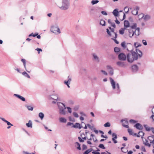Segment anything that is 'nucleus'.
Listing matches in <instances>:
<instances>
[{
  "instance_id": "nucleus-10",
  "label": "nucleus",
  "mask_w": 154,
  "mask_h": 154,
  "mask_svg": "<svg viewBox=\"0 0 154 154\" xmlns=\"http://www.w3.org/2000/svg\"><path fill=\"white\" fill-rule=\"evenodd\" d=\"M107 69L111 75L113 74V68L110 66H106Z\"/></svg>"
},
{
  "instance_id": "nucleus-52",
  "label": "nucleus",
  "mask_w": 154,
  "mask_h": 154,
  "mask_svg": "<svg viewBox=\"0 0 154 154\" xmlns=\"http://www.w3.org/2000/svg\"><path fill=\"white\" fill-rule=\"evenodd\" d=\"M35 50L37 51H38V54L39 53L40 51H42V50L41 49L38 48L35 49Z\"/></svg>"
},
{
  "instance_id": "nucleus-40",
  "label": "nucleus",
  "mask_w": 154,
  "mask_h": 154,
  "mask_svg": "<svg viewBox=\"0 0 154 154\" xmlns=\"http://www.w3.org/2000/svg\"><path fill=\"white\" fill-rule=\"evenodd\" d=\"M66 109H67L68 112L69 113H72V109L70 107H66Z\"/></svg>"
},
{
  "instance_id": "nucleus-20",
  "label": "nucleus",
  "mask_w": 154,
  "mask_h": 154,
  "mask_svg": "<svg viewBox=\"0 0 154 154\" xmlns=\"http://www.w3.org/2000/svg\"><path fill=\"white\" fill-rule=\"evenodd\" d=\"M134 127H135L137 129L139 130H141L143 129V127L142 125H141L139 123H137L134 126Z\"/></svg>"
},
{
  "instance_id": "nucleus-42",
  "label": "nucleus",
  "mask_w": 154,
  "mask_h": 154,
  "mask_svg": "<svg viewBox=\"0 0 154 154\" xmlns=\"http://www.w3.org/2000/svg\"><path fill=\"white\" fill-rule=\"evenodd\" d=\"M75 144H77L78 146L77 148V149L79 150H80L81 149V148L80 147V144L78 142H76L75 143Z\"/></svg>"
},
{
  "instance_id": "nucleus-30",
  "label": "nucleus",
  "mask_w": 154,
  "mask_h": 154,
  "mask_svg": "<svg viewBox=\"0 0 154 154\" xmlns=\"http://www.w3.org/2000/svg\"><path fill=\"white\" fill-rule=\"evenodd\" d=\"M38 116L41 120H42L44 117V115L43 113L41 112L38 114Z\"/></svg>"
},
{
  "instance_id": "nucleus-57",
  "label": "nucleus",
  "mask_w": 154,
  "mask_h": 154,
  "mask_svg": "<svg viewBox=\"0 0 154 154\" xmlns=\"http://www.w3.org/2000/svg\"><path fill=\"white\" fill-rule=\"evenodd\" d=\"M69 120L70 121H74V119L73 118H72V117L69 116Z\"/></svg>"
},
{
  "instance_id": "nucleus-55",
  "label": "nucleus",
  "mask_w": 154,
  "mask_h": 154,
  "mask_svg": "<svg viewBox=\"0 0 154 154\" xmlns=\"http://www.w3.org/2000/svg\"><path fill=\"white\" fill-rule=\"evenodd\" d=\"M141 150L143 152H145L146 151L145 148L144 147V146H142L141 147Z\"/></svg>"
},
{
  "instance_id": "nucleus-60",
  "label": "nucleus",
  "mask_w": 154,
  "mask_h": 154,
  "mask_svg": "<svg viewBox=\"0 0 154 154\" xmlns=\"http://www.w3.org/2000/svg\"><path fill=\"white\" fill-rule=\"evenodd\" d=\"M83 135H85L84 134H83L81 135V137H82V139H83V140H86L87 138V137H85V136L84 137H83L82 136Z\"/></svg>"
},
{
  "instance_id": "nucleus-7",
  "label": "nucleus",
  "mask_w": 154,
  "mask_h": 154,
  "mask_svg": "<svg viewBox=\"0 0 154 154\" xmlns=\"http://www.w3.org/2000/svg\"><path fill=\"white\" fill-rule=\"evenodd\" d=\"M51 31L53 33L59 34L60 33V29L57 27L52 26L51 29Z\"/></svg>"
},
{
  "instance_id": "nucleus-4",
  "label": "nucleus",
  "mask_w": 154,
  "mask_h": 154,
  "mask_svg": "<svg viewBox=\"0 0 154 154\" xmlns=\"http://www.w3.org/2000/svg\"><path fill=\"white\" fill-rule=\"evenodd\" d=\"M69 0H62V5L59 8L61 10H66L69 8Z\"/></svg>"
},
{
  "instance_id": "nucleus-27",
  "label": "nucleus",
  "mask_w": 154,
  "mask_h": 154,
  "mask_svg": "<svg viewBox=\"0 0 154 154\" xmlns=\"http://www.w3.org/2000/svg\"><path fill=\"white\" fill-rule=\"evenodd\" d=\"M112 14L115 17H117L118 15L119 12L117 9H115L113 11Z\"/></svg>"
},
{
  "instance_id": "nucleus-62",
  "label": "nucleus",
  "mask_w": 154,
  "mask_h": 154,
  "mask_svg": "<svg viewBox=\"0 0 154 154\" xmlns=\"http://www.w3.org/2000/svg\"><path fill=\"white\" fill-rule=\"evenodd\" d=\"M116 18V20H115V22H116V23L117 24H120V22H119V20H117V18Z\"/></svg>"
},
{
  "instance_id": "nucleus-11",
  "label": "nucleus",
  "mask_w": 154,
  "mask_h": 154,
  "mask_svg": "<svg viewBox=\"0 0 154 154\" xmlns=\"http://www.w3.org/2000/svg\"><path fill=\"white\" fill-rule=\"evenodd\" d=\"M49 100H57L58 99V96L57 94L50 95L48 97Z\"/></svg>"
},
{
  "instance_id": "nucleus-43",
  "label": "nucleus",
  "mask_w": 154,
  "mask_h": 154,
  "mask_svg": "<svg viewBox=\"0 0 154 154\" xmlns=\"http://www.w3.org/2000/svg\"><path fill=\"white\" fill-rule=\"evenodd\" d=\"M38 33H36L34 34H33V33H32L29 35V37L32 36L33 37H35L37 35H38Z\"/></svg>"
},
{
  "instance_id": "nucleus-48",
  "label": "nucleus",
  "mask_w": 154,
  "mask_h": 154,
  "mask_svg": "<svg viewBox=\"0 0 154 154\" xmlns=\"http://www.w3.org/2000/svg\"><path fill=\"white\" fill-rule=\"evenodd\" d=\"M128 132L130 135H132L133 134V131L131 129H128Z\"/></svg>"
},
{
  "instance_id": "nucleus-5",
  "label": "nucleus",
  "mask_w": 154,
  "mask_h": 154,
  "mask_svg": "<svg viewBox=\"0 0 154 154\" xmlns=\"http://www.w3.org/2000/svg\"><path fill=\"white\" fill-rule=\"evenodd\" d=\"M109 79L112 89H116V88L117 89V93L118 94L120 92V87L119 84L118 83H117L116 84L115 82L114 81V80L111 78L110 77L109 78Z\"/></svg>"
},
{
  "instance_id": "nucleus-46",
  "label": "nucleus",
  "mask_w": 154,
  "mask_h": 154,
  "mask_svg": "<svg viewBox=\"0 0 154 154\" xmlns=\"http://www.w3.org/2000/svg\"><path fill=\"white\" fill-rule=\"evenodd\" d=\"M99 147L100 148H102L103 149H105L106 148L105 147H104V145L102 144H100L99 146Z\"/></svg>"
},
{
  "instance_id": "nucleus-36",
  "label": "nucleus",
  "mask_w": 154,
  "mask_h": 154,
  "mask_svg": "<svg viewBox=\"0 0 154 154\" xmlns=\"http://www.w3.org/2000/svg\"><path fill=\"white\" fill-rule=\"evenodd\" d=\"M144 127L147 131H149L151 130V128L148 126L147 125H144Z\"/></svg>"
},
{
  "instance_id": "nucleus-21",
  "label": "nucleus",
  "mask_w": 154,
  "mask_h": 154,
  "mask_svg": "<svg viewBox=\"0 0 154 154\" xmlns=\"http://www.w3.org/2000/svg\"><path fill=\"white\" fill-rule=\"evenodd\" d=\"M72 127L80 129L82 128V126H81L79 123H76L75 125H73Z\"/></svg>"
},
{
  "instance_id": "nucleus-54",
  "label": "nucleus",
  "mask_w": 154,
  "mask_h": 154,
  "mask_svg": "<svg viewBox=\"0 0 154 154\" xmlns=\"http://www.w3.org/2000/svg\"><path fill=\"white\" fill-rule=\"evenodd\" d=\"M130 122L131 123H135L137 122L136 121H135L133 119H131L130 120Z\"/></svg>"
},
{
  "instance_id": "nucleus-56",
  "label": "nucleus",
  "mask_w": 154,
  "mask_h": 154,
  "mask_svg": "<svg viewBox=\"0 0 154 154\" xmlns=\"http://www.w3.org/2000/svg\"><path fill=\"white\" fill-rule=\"evenodd\" d=\"M101 13L103 15H107V13L106 11H103L101 12Z\"/></svg>"
},
{
  "instance_id": "nucleus-22",
  "label": "nucleus",
  "mask_w": 154,
  "mask_h": 154,
  "mask_svg": "<svg viewBox=\"0 0 154 154\" xmlns=\"http://www.w3.org/2000/svg\"><path fill=\"white\" fill-rule=\"evenodd\" d=\"M124 28H128L130 26L129 22L128 20H125L124 21Z\"/></svg>"
},
{
  "instance_id": "nucleus-1",
  "label": "nucleus",
  "mask_w": 154,
  "mask_h": 154,
  "mask_svg": "<svg viewBox=\"0 0 154 154\" xmlns=\"http://www.w3.org/2000/svg\"><path fill=\"white\" fill-rule=\"evenodd\" d=\"M142 55V53L141 51L136 49L135 51H132L131 54H128L127 55L128 61L130 63H132L134 60H137L138 57L140 58Z\"/></svg>"
},
{
  "instance_id": "nucleus-15",
  "label": "nucleus",
  "mask_w": 154,
  "mask_h": 154,
  "mask_svg": "<svg viewBox=\"0 0 154 154\" xmlns=\"http://www.w3.org/2000/svg\"><path fill=\"white\" fill-rule=\"evenodd\" d=\"M112 139L113 142L114 143H117V141L116 140H115L117 138V134L115 133H113L112 134Z\"/></svg>"
},
{
  "instance_id": "nucleus-35",
  "label": "nucleus",
  "mask_w": 154,
  "mask_h": 154,
  "mask_svg": "<svg viewBox=\"0 0 154 154\" xmlns=\"http://www.w3.org/2000/svg\"><path fill=\"white\" fill-rule=\"evenodd\" d=\"M93 150L92 149H89L86 150L84 153V154H88Z\"/></svg>"
},
{
  "instance_id": "nucleus-14",
  "label": "nucleus",
  "mask_w": 154,
  "mask_h": 154,
  "mask_svg": "<svg viewBox=\"0 0 154 154\" xmlns=\"http://www.w3.org/2000/svg\"><path fill=\"white\" fill-rule=\"evenodd\" d=\"M92 56L93 58V59L97 62H98L100 61V60L99 57L95 53H93L92 54Z\"/></svg>"
},
{
  "instance_id": "nucleus-53",
  "label": "nucleus",
  "mask_w": 154,
  "mask_h": 154,
  "mask_svg": "<svg viewBox=\"0 0 154 154\" xmlns=\"http://www.w3.org/2000/svg\"><path fill=\"white\" fill-rule=\"evenodd\" d=\"M80 115H81V116H86V115L82 112H80Z\"/></svg>"
},
{
  "instance_id": "nucleus-29",
  "label": "nucleus",
  "mask_w": 154,
  "mask_h": 154,
  "mask_svg": "<svg viewBox=\"0 0 154 154\" xmlns=\"http://www.w3.org/2000/svg\"><path fill=\"white\" fill-rule=\"evenodd\" d=\"M129 35L130 37H132L134 35V32L133 31L131 30H129Z\"/></svg>"
},
{
  "instance_id": "nucleus-17",
  "label": "nucleus",
  "mask_w": 154,
  "mask_h": 154,
  "mask_svg": "<svg viewBox=\"0 0 154 154\" xmlns=\"http://www.w3.org/2000/svg\"><path fill=\"white\" fill-rule=\"evenodd\" d=\"M139 9V8L138 7H137L136 8L133 9L132 11V13L134 15H136L137 14L138 11Z\"/></svg>"
},
{
  "instance_id": "nucleus-58",
  "label": "nucleus",
  "mask_w": 154,
  "mask_h": 154,
  "mask_svg": "<svg viewBox=\"0 0 154 154\" xmlns=\"http://www.w3.org/2000/svg\"><path fill=\"white\" fill-rule=\"evenodd\" d=\"M101 72L103 73L105 75H107V73L104 70H101Z\"/></svg>"
},
{
  "instance_id": "nucleus-61",
  "label": "nucleus",
  "mask_w": 154,
  "mask_h": 154,
  "mask_svg": "<svg viewBox=\"0 0 154 154\" xmlns=\"http://www.w3.org/2000/svg\"><path fill=\"white\" fill-rule=\"evenodd\" d=\"M121 150L123 152L125 153L126 152L125 151V150H125V149L124 147H121Z\"/></svg>"
},
{
  "instance_id": "nucleus-34",
  "label": "nucleus",
  "mask_w": 154,
  "mask_h": 154,
  "mask_svg": "<svg viewBox=\"0 0 154 154\" xmlns=\"http://www.w3.org/2000/svg\"><path fill=\"white\" fill-rule=\"evenodd\" d=\"M114 50L115 52L118 53L120 51V49L118 47H116L114 48Z\"/></svg>"
},
{
  "instance_id": "nucleus-12",
  "label": "nucleus",
  "mask_w": 154,
  "mask_h": 154,
  "mask_svg": "<svg viewBox=\"0 0 154 154\" xmlns=\"http://www.w3.org/2000/svg\"><path fill=\"white\" fill-rule=\"evenodd\" d=\"M121 122H122V125L124 127L127 128H129V126L127 125L128 124V122L127 119H124L123 120H121Z\"/></svg>"
},
{
  "instance_id": "nucleus-50",
  "label": "nucleus",
  "mask_w": 154,
  "mask_h": 154,
  "mask_svg": "<svg viewBox=\"0 0 154 154\" xmlns=\"http://www.w3.org/2000/svg\"><path fill=\"white\" fill-rule=\"evenodd\" d=\"M142 42L143 44L145 45H147V43L146 41L145 40H143Z\"/></svg>"
},
{
  "instance_id": "nucleus-19",
  "label": "nucleus",
  "mask_w": 154,
  "mask_h": 154,
  "mask_svg": "<svg viewBox=\"0 0 154 154\" xmlns=\"http://www.w3.org/2000/svg\"><path fill=\"white\" fill-rule=\"evenodd\" d=\"M14 96H16L17 97L20 99V100H21L22 101H25L26 100L25 99V98L24 97H22L20 95L18 94H14Z\"/></svg>"
},
{
  "instance_id": "nucleus-2",
  "label": "nucleus",
  "mask_w": 154,
  "mask_h": 154,
  "mask_svg": "<svg viewBox=\"0 0 154 154\" xmlns=\"http://www.w3.org/2000/svg\"><path fill=\"white\" fill-rule=\"evenodd\" d=\"M143 143L149 147L151 145L153 148H154V136H149L148 137V140L146 139L143 142Z\"/></svg>"
},
{
  "instance_id": "nucleus-41",
  "label": "nucleus",
  "mask_w": 154,
  "mask_h": 154,
  "mask_svg": "<svg viewBox=\"0 0 154 154\" xmlns=\"http://www.w3.org/2000/svg\"><path fill=\"white\" fill-rule=\"evenodd\" d=\"M99 2V1L96 0H92L91 2V3L93 5H94L95 4H97Z\"/></svg>"
},
{
  "instance_id": "nucleus-45",
  "label": "nucleus",
  "mask_w": 154,
  "mask_h": 154,
  "mask_svg": "<svg viewBox=\"0 0 154 154\" xmlns=\"http://www.w3.org/2000/svg\"><path fill=\"white\" fill-rule=\"evenodd\" d=\"M73 115L74 117H75L78 118L79 117V115L76 112H73Z\"/></svg>"
},
{
  "instance_id": "nucleus-28",
  "label": "nucleus",
  "mask_w": 154,
  "mask_h": 154,
  "mask_svg": "<svg viewBox=\"0 0 154 154\" xmlns=\"http://www.w3.org/2000/svg\"><path fill=\"white\" fill-rule=\"evenodd\" d=\"M125 28H121L119 30V33L120 34L123 35L124 33L125 30Z\"/></svg>"
},
{
  "instance_id": "nucleus-44",
  "label": "nucleus",
  "mask_w": 154,
  "mask_h": 154,
  "mask_svg": "<svg viewBox=\"0 0 154 154\" xmlns=\"http://www.w3.org/2000/svg\"><path fill=\"white\" fill-rule=\"evenodd\" d=\"M110 126V124L109 122H107L104 124V126L105 127H109Z\"/></svg>"
},
{
  "instance_id": "nucleus-9",
  "label": "nucleus",
  "mask_w": 154,
  "mask_h": 154,
  "mask_svg": "<svg viewBox=\"0 0 154 154\" xmlns=\"http://www.w3.org/2000/svg\"><path fill=\"white\" fill-rule=\"evenodd\" d=\"M126 55L123 53H121L118 55V58L119 60H126Z\"/></svg>"
},
{
  "instance_id": "nucleus-51",
  "label": "nucleus",
  "mask_w": 154,
  "mask_h": 154,
  "mask_svg": "<svg viewBox=\"0 0 154 154\" xmlns=\"http://www.w3.org/2000/svg\"><path fill=\"white\" fill-rule=\"evenodd\" d=\"M106 152H102L101 153V154H111L110 153L108 152V151H106Z\"/></svg>"
},
{
  "instance_id": "nucleus-64",
  "label": "nucleus",
  "mask_w": 154,
  "mask_h": 154,
  "mask_svg": "<svg viewBox=\"0 0 154 154\" xmlns=\"http://www.w3.org/2000/svg\"><path fill=\"white\" fill-rule=\"evenodd\" d=\"M93 153L92 154H100V152H92Z\"/></svg>"
},
{
  "instance_id": "nucleus-49",
  "label": "nucleus",
  "mask_w": 154,
  "mask_h": 154,
  "mask_svg": "<svg viewBox=\"0 0 154 154\" xmlns=\"http://www.w3.org/2000/svg\"><path fill=\"white\" fill-rule=\"evenodd\" d=\"M79 108V106H76L74 107L73 108V109L74 110H75V111H77L78 110Z\"/></svg>"
},
{
  "instance_id": "nucleus-39",
  "label": "nucleus",
  "mask_w": 154,
  "mask_h": 154,
  "mask_svg": "<svg viewBox=\"0 0 154 154\" xmlns=\"http://www.w3.org/2000/svg\"><path fill=\"white\" fill-rule=\"evenodd\" d=\"M121 45L124 48H125L126 47L125 42H122L121 43Z\"/></svg>"
},
{
  "instance_id": "nucleus-13",
  "label": "nucleus",
  "mask_w": 154,
  "mask_h": 154,
  "mask_svg": "<svg viewBox=\"0 0 154 154\" xmlns=\"http://www.w3.org/2000/svg\"><path fill=\"white\" fill-rule=\"evenodd\" d=\"M68 80L67 81H64V83L65 84H66V85L69 88L70 86H69V84L70 83V82L71 81V80H72L71 77L70 76H68Z\"/></svg>"
},
{
  "instance_id": "nucleus-8",
  "label": "nucleus",
  "mask_w": 154,
  "mask_h": 154,
  "mask_svg": "<svg viewBox=\"0 0 154 154\" xmlns=\"http://www.w3.org/2000/svg\"><path fill=\"white\" fill-rule=\"evenodd\" d=\"M139 17H141V19L143 18L145 21H147L149 20L150 18V16L148 14L145 15L144 14H141L138 15Z\"/></svg>"
},
{
  "instance_id": "nucleus-31",
  "label": "nucleus",
  "mask_w": 154,
  "mask_h": 154,
  "mask_svg": "<svg viewBox=\"0 0 154 154\" xmlns=\"http://www.w3.org/2000/svg\"><path fill=\"white\" fill-rule=\"evenodd\" d=\"M22 74L25 77H27L28 78H30L29 75L25 71L23 72Z\"/></svg>"
},
{
  "instance_id": "nucleus-47",
  "label": "nucleus",
  "mask_w": 154,
  "mask_h": 154,
  "mask_svg": "<svg viewBox=\"0 0 154 154\" xmlns=\"http://www.w3.org/2000/svg\"><path fill=\"white\" fill-rule=\"evenodd\" d=\"M136 24L134 23L133 25L131 26L130 27L132 29H135L136 28Z\"/></svg>"
},
{
  "instance_id": "nucleus-23",
  "label": "nucleus",
  "mask_w": 154,
  "mask_h": 154,
  "mask_svg": "<svg viewBox=\"0 0 154 154\" xmlns=\"http://www.w3.org/2000/svg\"><path fill=\"white\" fill-rule=\"evenodd\" d=\"M59 120L60 122L63 123H66L67 121L66 119L63 117H60Z\"/></svg>"
},
{
  "instance_id": "nucleus-6",
  "label": "nucleus",
  "mask_w": 154,
  "mask_h": 154,
  "mask_svg": "<svg viewBox=\"0 0 154 154\" xmlns=\"http://www.w3.org/2000/svg\"><path fill=\"white\" fill-rule=\"evenodd\" d=\"M109 28L110 30V32L111 34L110 33V31H109L108 29H106V32L110 36L112 35V37L115 38H116L117 37V34L115 32H114V28H112L111 27H109Z\"/></svg>"
},
{
  "instance_id": "nucleus-37",
  "label": "nucleus",
  "mask_w": 154,
  "mask_h": 154,
  "mask_svg": "<svg viewBox=\"0 0 154 154\" xmlns=\"http://www.w3.org/2000/svg\"><path fill=\"white\" fill-rule=\"evenodd\" d=\"M26 107L29 110L32 111L33 110V108L32 106L26 105Z\"/></svg>"
},
{
  "instance_id": "nucleus-24",
  "label": "nucleus",
  "mask_w": 154,
  "mask_h": 154,
  "mask_svg": "<svg viewBox=\"0 0 154 154\" xmlns=\"http://www.w3.org/2000/svg\"><path fill=\"white\" fill-rule=\"evenodd\" d=\"M132 69L133 72H136L138 69V66L136 65H134L132 66Z\"/></svg>"
},
{
  "instance_id": "nucleus-63",
  "label": "nucleus",
  "mask_w": 154,
  "mask_h": 154,
  "mask_svg": "<svg viewBox=\"0 0 154 154\" xmlns=\"http://www.w3.org/2000/svg\"><path fill=\"white\" fill-rule=\"evenodd\" d=\"M73 125V123H71L70 122H68L67 123V125Z\"/></svg>"
},
{
  "instance_id": "nucleus-26",
  "label": "nucleus",
  "mask_w": 154,
  "mask_h": 154,
  "mask_svg": "<svg viewBox=\"0 0 154 154\" xmlns=\"http://www.w3.org/2000/svg\"><path fill=\"white\" fill-rule=\"evenodd\" d=\"M108 22L110 24L111 26H112L114 28H116V26L114 23L112 22L111 21V20L110 19L108 20Z\"/></svg>"
},
{
  "instance_id": "nucleus-38",
  "label": "nucleus",
  "mask_w": 154,
  "mask_h": 154,
  "mask_svg": "<svg viewBox=\"0 0 154 154\" xmlns=\"http://www.w3.org/2000/svg\"><path fill=\"white\" fill-rule=\"evenodd\" d=\"M144 135V133L142 131H139L138 133L137 137H140L141 136H143Z\"/></svg>"
},
{
  "instance_id": "nucleus-59",
  "label": "nucleus",
  "mask_w": 154,
  "mask_h": 154,
  "mask_svg": "<svg viewBox=\"0 0 154 154\" xmlns=\"http://www.w3.org/2000/svg\"><path fill=\"white\" fill-rule=\"evenodd\" d=\"M78 139H79V140L80 142H84V140H82V139H81V138L80 137H78Z\"/></svg>"
},
{
  "instance_id": "nucleus-18",
  "label": "nucleus",
  "mask_w": 154,
  "mask_h": 154,
  "mask_svg": "<svg viewBox=\"0 0 154 154\" xmlns=\"http://www.w3.org/2000/svg\"><path fill=\"white\" fill-rule=\"evenodd\" d=\"M0 119L2 120L4 122L6 123L8 125H11V126H13V124L10 123L9 122L6 120L4 118L0 117Z\"/></svg>"
},
{
  "instance_id": "nucleus-16",
  "label": "nucleus",
  "mask_w": 154,
  "mask_h": 154,
  "mask_svg": "<svg viewBox=\"0 0 154 154\" xmlns=\"http://www.w3.org/2000/svg\"><path fill=\"white\" fill-rule=\"evenodd\" d=\"M117 65L121 67H125L126 66V64L124 62L118 61L116 63Z\"/></svg>"
},
{
  "instance_id": "nucleus-25",
  "label": "nucleus",
  "mask_w": 154,
  "mask_h": 154,
  "mask_svg": "<svg viewBox=\"0 0 154 154\" xmlns=\"http://www.w3.org/2000/svg\"><path fill=\"white\" fill-rule=\"evenodd\" d=\"M26 126L28 128H32V123L31 120L29 121L28 123L26 124Z\"/></svg>"
},
{
  "instance_id": "nucleus-33",
  "label": "nucleus",
  "mask_w": 154,
  "mask_h": 154,
  "mask_svg": "<svg viewBox=\"0 0 154 154\" xmlns=\"http://www.w3.org/2000/svg\"><path fill=\"white\" fill-rule=\"evenodd\" d=\"M134 46L136 48V49H137V48L139 46H141V45L140 44V43L138 42H135L134 44Z\"/></svg>"
},
{
  "instance_id": "nucleus-32",
  "label": "nucleus",
  "mask_w": 154,
  "mask_h": 154,
  "mask_svg": "<svg viewBox=\"0 0 154 154\" xmlns=\"http://www.w3.org/2000/svg\"><path fill=\"white\" fill-rule=\"evenodd\" d=\"M100 24L102 26L105 25V21L103 20H101L100 21Z\"/></svg>"
},
{
  "instance_id": "nucleus-3",
  "label": "nucleus",
  "mask_w": 154,
  "mask_h": 154,
  "mask_svg": "<svg viewBox=\"0 0 154 154\" xmlns=\"http://www.w3.org/2000/svg\"><path fill=\"white\" fill-rule=\"evenodd\" d=\"M57 104L59 109V113L62 115H65L66 112L65 111L66 107L65 105L63 103L60 102H57Z\"/></svg>"
}]
</instances>
